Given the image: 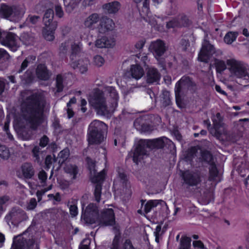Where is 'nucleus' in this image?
Masks as SVG:
<instances>
[{
  "label": "nucleus",
  "instance_id": "obj_31",
  "mask_svg": "<svg viewBox=\"0 0 249 249\" xmlns=\"http://www.w3.org/2000/svg\"><path fill=\"white\" fill-rule=\"evenodd\" d=\"M36 59V56L29 55L22 62L20 68L17 71V73H20L25 70L31 62H33Z\"/></svg>",
  "mask_w": 249,
  "mask_h": 249
},
{
  "label": "nucleus",
  "instance_id": "obj_9",
  "mask_svg": "<svg viewBox=\"0 0 249 249\" xmlns=\"http://www.w3.org/2000/svg\"><path fill=\"white\" fill-rule=\"evenodd\" d=\"M149 50L155 58L158 59L165 52V44L163 40L158 39L151 42L149 47Z\"/></svg>",
  "mask_w": 249,
  "mask_h": 249
},
{
  "label": "nucleus",
  "instance_id": "obj_48",
  "mask_svg": "<svg viewBox=\"0 0 249 249\" xmlns=\"http://www.w3.org/2000/svg\"><path fill=\"white\" fill-rule=\"evenodd\" d=\"M10 249H24V243L21 239L14 240Z\"/></svg>",
  "mask_w": 249,
  "mask_h": 249
},
{
  "label": "nucleus",
  "instance_id": "obj_39",
  "mask_svg": "<svg viewBox=\"0 0 249 249\" xmlns=\"http://www.w3.org/2000/svg\"><path fill=\"white\" fill-rule=\"evenodd\" d=\"M215 68L217 73H222L226 69L227 66L223 60L217 59L215 62Z\"/></svg>",
  "mask_w": 249,
  "mask_h": 249
},
{
  "label": "nucleus",
  "instance_id": "obj_17",
  "mask_svg": "<svg viewBox=\"0 0 249 249\" xmlns=\"http://www.w3.org/2000/svg\"><path fill=\"white\" fill-rule=\"evenodd\" d=\"M182 85L186 87L188 90L192 92H195L196 90V84L193 78L188 75L183 76L180 79Z\"/></svg>",
  "mask_w": 249,
  "mask_h": 249
},
{
  "label": "nucleus",
  "instance_id": "obj_25",
  "mask_svg": "<svg viewBox=\"0 0 249 249\" xmlns=\"http://www.w3.org/2000/svg\"><path fill=\"white\" fill-rule=\"evenodd\" d=\"M99 19L100 17L98 14L93 13L85 19L84 25L86 27L90 28L93 24L97 23L99 21Z\"/></svg>",
  "mask_w": 249,
  "mask_h": 249
},
{
  "label": "nucleus",
  "instance_id": "obj_26",
  "mask_svg": "<svg viewBox=\"0 0 249 249\" xmlns=\"http://www.w3.org/2000/svg\"><path fill=\"white\" fill-rule=\"evenodd\" d=\"M209 165V180L213 181L215 180L216 177H217L219 171L214 161H212Z\"/></svg>",
  "mask_w": 249,
  "mask_h": 249
},
{
  "label": "nucleus",
  "instance_id": "obj_43",
  "mask_svg": "<svg viewBox=\"0 0 249 249\" xmlns=\"http://www.w3.org/2000/svg\"><path fill=\"white\" fill-rule=\"evenodd\" d=\"M201 156L203 161L207 162L210 164L213 161V156L211 152L208 150H204L201 152Z\"/></svg>",
  "mask_w": 249,
  "mask_h": 249
},
{
  "label": "nucleus",
  "instance_id": "obj_44",
  "mask_svg": "<svg viewBox=\"0 0 249 249\" xmlns=\"http://www.w3.org/2000/svg\"><path fill=\"white\" fill-rule=\"evenodd\" d=\"M166 28L167 29H170L172 28H179L178 17L173 18L169 20L168 21L166 22Z\"/></svg>",
  "mask_w": 249,
  "mask_h": 249
},
{
  "label": "nucleus",
  "instance_id": "obj_18",
  "mask_svg": "<svg viewBox=\"0 0 249 249\" xmlns=\"http://www.w3.org/2000/svg\"><path fill=\"white\" fill-rule=\"evenodd\" d=\"M21 170L23 177L26 179H30L35 175V171L31 163L25 162L21 166Z\"/></svg>",
  "mask_w": 249,
  "mask_h": 249
},
{
  "label": "nucleus",
  "instance_id": "obj_38",
  "mask_svg": "<svg viewBox=\"0 0 249 249\" xmlns=\"http://www.w3.org/2000/svg\"><path fill=\"white\" fill-rule=\"evenodd\" d=\"M65 171L70 175L72 176V179H75L76 178L78 173V167L76 165L71 164L65 168Z\"/></svg>",
  "mask_w": 249,
  "mask_h": 249
},
{
  "label": "nucleus",
  "instance_id": "obj_52",
  "mask_svg": "<svg viewBox=\"0 0 249 249\" xmlns=\"http://www.w3.org/2000/svg\"><path fill=\"white\" fill-rule=\"evenodd\" d=\"M72 0H71L69 3L67 4H66V1H64V5L65 6V10L67 13H70L75 8L76 6V4L74 2L72 1Z\"/></svg>",
  "mask_w": 249,
  "mask_h": 249
},
{
  "label": "nucleus",
  "instance_id": "obj_12",
  "mask_svg": "<svg viewBox=\"0 0 249 249\" xmlns=\"http://www.w3.org/2000/svg\"><path fill=\"white\" fill-rule=\"evenodd\" d=\"M160 78V74L157 68L154 67L148 68L146 72V82L148 84H153L159 81Z\"/></svg>",
  "mask_w": 249,
  "mask_h": 249
},
{
  "label": "nucleus",
  "instance_id": "obj_63",
  "mask_svg": "<svg viewBox=\"0 0 249 249\" xmlns=\"http://www.w3.org/2000/svg\"><path fill=\"white\" fill-rule=\"evenodd\" d=\"M86 161L88 164V168L89 170L94 168L95 166V162L89 157H87Z\"/></svg>",
  "mask_w": 249,
  "mask_h": 249
},
{
  "label": "nucleus",
  "instance_id": "obj_53",
  "mask_svg": "<svg viewBox=\"0 0 249 249\" xmlns=\"http://www.w3.org/2000/svg\"><path fill=\"white\" fill-rule=\"evenodd\" d=\"M49 139L46 135H43L39 140V145L42 148H44L48 145Z\"/></svg>",
  "mask_w": 249,
  "mask_h": 249
},
{
  "label": "nucleus",
  "instance_id": "obj_16",
  "mask_svg": "<svg viewBox=\"0 0 249 249\" xmlns=\"http://www.w3.org/2000/svg\"><path fill=\"white\" fill-rule=\"evenodd\" d=\"M53 10L51 8L47 9L43 18V21L46 27H52L54 24L55 26H57V22L53 21Z\"/></svg>",
  "mask_w": 249,
  "mask_h": 249
},
{
  "label": "nucleus",
  "instance_id": "obj_35",
  "mask_svg": "<svg viewBox=\"0 0 249 249\" xmlns=\"http://www.w3.org/2000/svg\"><path fill=\"white\" fill-rule=\"evenodd\" d=\"M64 79L62 74H58L56 77L55 87L56 92L60 93L63 90L64 86L63 85Z\"/></svg>",
  "mask_w": 249,
  "mask_h": 249
},
{
  "label": "nucleus",
  "instance_id": "obj_20",
  "mask_svg": "<svg viewBox=\"0 0 249 249\" xmlns=\"http://www.w3.org/2000/svg\"><path fill=\"white\" fill-rule=\"evenodd\" d=\"M21 83L25 85H30L33 83L35 77L31 70H27L23 75L20 76Z\"/></svg>",
  "mask_w": 249,
  "mask_h": 249
},
{
  "label": "nucleus",
  "instance_id": "obj_46",
  "mask_svg": "<svg viewBox=\"0 0 249 249\" xmlns=\"http://www.w3.org/2000/svg\"><path fill=\"white\" fill-rule=\"evenodd\" d=\"M120 234H116L113 239L110 249H120Z\"/></svg>",
  "mask_w": 249,
  "mask_h": 249
},
{
  "label": "nucleus",
  "instance_id": "obj_47",
  "mask_svg": "<svg viewBox=\"0 0 249 249\" xmlns=\"http://www.w3.org/2000/svg\"><path fill=\"white\" fill-rule=\"evenodd\" d=\"M71 53L70 55V58L71 60L73 59V57L76 56L80 52V48L79 45L73 43L71 45Z\"/></svg>",
  "mask_w": 249,
  "mask_h": 249
},
{
  "label": "nucleus",
  "instance_id": "obj_3",
  "mask_svg": "<svg viewBox=\"0 0 249 249\" xmlns=\"http://www.w3.org/2000/svg\"><path fill=\"white\" fill-rule=\"evenodd\" d=\"M166 137H162L154 139H140L136 144L133 151L129 155L132 160L138 165L149 155L150 151L153 149H163Z\"/></svg>",
  "mask_w": 249,
  "mask_h": 249
},
{
  "label": "nucleus",
  "instance_id": "obj_54",
  "mask_svg": "<svg viewBox=\"0 0 249 249\" xmlns=\"http://www.w3.org/2000/svg\"><path fill=\"white\" fill-rule=\"evenodd\" d=\"M55 13L56 17L61 18L64 16V12L60 5L57 4L54 7Z\"/></svg>",
  "mask_w": 249,
  "mask_h": 249
},
{
  "label": "nucleus",
  "instance_id": "obj_21",
  "mask_svg": "<svg viewBox=\"0 0 249 249\" xmlns=\"http://www.w3.org/2000/svg\"><path fill=\"white\" fill-rule=\"evenodd\" d=\"M178 17V24L179 28H188L192 24V21L189 17L184 13L180 14Z\"/></svg>",
  "mask_w": 249,
  "mask_h": 249
},
{
  "label": "nucleus",
  "instance_id": "obj_49",
  "mask_svg": "<svg viewBox=\"0 0 249 249\" xmlns=\"http://www.w3.org/2000/svg\"><path fill=\"white\" fill-rule=\"evenodd\" d=\"M69 155L70 150L68 148L63 149L58 154V157L60 159H62L63 162L66 161L68 159Z\"/></svg>",
  "mask_w": 249,
  "mask_h": 249
},
{
  "label": "nucleus",
  "instance_id": "obj_8",
  "mask_svg": "<svg viewBox=\"0 0 249 249\" xmlns=\"http://www.w3.org/2000/svg\"><path fill=\"white\" fill-rule=\"evenodd\" d=\"M151 117L144 115L136 118L134 122V126L141 132H151L153 130Z\"/></svg>",
  "mask_w": 249,
  "mask_h": 249
},
{
  "label": "nucleus",
  "instance_id": "obj_41",
  "mask_svg": "<svg viewBox=\"0 0 249 249\" xmlns=\"http://www.w3.org/2000/svg\"><path fill=\"white\" fill-rule=\"evenodd\" d=\"M164 148L167 149L169 152L172 153H174L176 152V147L175 143L167 138H166L165 139Z\"/></svg>",
  "mask_w": 249,
  "mask_h": 249
},
{
  "label": "nucleus",
  "instance_id": "obj_58",
  "mask_svg": "<svg viewBox=\"0 0 249 249\" xmlns=\"http://www.w3.org/2000/svg\"><path fill=\"white\" fill-rule=\"evenodd\" d=\"M38 178L41 183H44L47 179V174L44 170H41L38 173Z\"/></svg>",
  "mask_w": 249,
  "mask_h": 249
},
{
  "label": "nucleus",
  "instance_id": "obj_1",
  "mask_svg": "<svg viewBox=\"0 0 249 249\" xmlns=\"http://www.w3.org/2000/svg\"><path fill=\"white\" fill-rule=\"evenodd\" d=\"M40 93L35 92L26 97L20 103V110L22 119L36 130L44 122V105Z\"/></svg>",
  "mask_w": 249,
  "mask_h": 249
},
{
  "label": "nucleus",
  "instance_id": "obj_59",
  "mask_svg": "<svg viewBox=\"0 0 249 249\" xmlns=\"http://www.w3.org/2000/svg\"><path fill=\"white\" fill-rule=\"evenodd\" d=\"M32 153L33 157L36 158V160H39L40 159L39 157V152H40V148L38 146H35L32 149Z\"/></svg>",
  "mask_w": 249,
  "mask_h": 249
},
{
  "label": "nucleus",
  "instance_id": "obj_30",
  "mask_svg": "<svg viewBox=\"0 0 249 249\" xmlns=\"http://www.w3.org/2000/svg\"><path fill=\"white\" fill-rule=\"evenodd\" d=\"M106 172L104 169L92 177L91 179V182L96 184L100 183L102 185L103 182L106 178Z\"/></svg>",
  "mask_w": 249,
  "mask_h": 249
},
{
  "label": "nucleus",
  "instance_id": "obj_6",
  "mask_svg": "<svg viewBox=\"0 0 249 249\" xmlns=\"http://www.w3.org/2000/svg\"><path fill=\"white\" fill-rule=\"evenodd\" d=\"M88 100L90 105L95 110L97 114L105 115L108 113L106 99L102 91L96 89L89 96Z\"/></svg>",
  "mask_w": 249,
  "mask_h": 249
},
{
  "label": "nucleus",
  "instance_id": "obj_19",
  "mask_svg": "<svg viewBox=\"0 0 249 249\" xmlns=\"http://www.w3.org/2000/svg\"><path fill=\"white\" fill-rule=\"evenodd\" d=\"M115 45L114 41L108 39L106 36H103L98 39L95 42V47L98 48H112Z\"/></svg>",
  "mask_w": 249,
  "mask_h": 249
},
{
  "label": "nucleus",
  "instance_id": "obj_40",
  "mask_svg": "<svg viewBox=\"0 0 249 249\" xmlns=\"http://www.w3.org/2000/svg\"><path fill=\"white\" fill-rule=\"evenodd\" d=\"M102 185L100 183L95 184L93 192L95 200L97 202H100L102 194Z\"/></svg>",
  "mask_w": 249,
  "mask_h": 249
},
{
  "label": "nucleus",
  "instance_id": "obj_28",
  "mask_svg": "<svg viewBox=\"0 0 249 249\" xmlns=\"http://www.w3.org/2000/svg\"><path fill=\"white\" fill-rule=\"evenodd\" d=\"M9 54L7 51L3 49L0 48V70H3L7 67V61Z\"/></svg>",
  "mask_w": 249,
  "mask_h": 249
},
{
  "label": "nucleus",
  "instance_id": "obj_29",
  "mask_svg": "<svg viewBox=\"0 0 249 249\" xmlns=\"http://www.w3.org/2000/svg\"><path fill=\"white\" fill-rule=\"evenodd\" d=\"M21 240L24 243V249H39V245L35 239L22 238Z\"/></svg>",
  "mask_w": 249,
  "mask_h": 249
},
{
  "label": "nucleus",
  "instance_id": "obj_56",
  "mask_svg": "<svg viewBox=\"0 0 249 249\" xmlns=\"http://www.w3.org/2000/svg\"><path fill=\"white\" fill-rule=\"evenodd\" d=\"M118 175L123 186H126L128 180L125 173L124 172H119Z\"/></svg>",
  "mask_w": 249,
  "mask_h": 249
},
{
  "label": "nucleus",
  "instance_id": "obj_2",
  "mask_svg": "<svg viewBox=\"0 0 249 249\" xmlns=\"http://www.w3.org/2000/svg\"><path fill=\"white\" fill-rule=\"evenodd\" d=\"M83 209L82 206V218L87 224L98 223L102 226H112L116 223L115 213L111 208L104 210L100 215L98 207L96 204L90 203L84 211Z\"/></svg>",
  "mask_w": 249,
  "mask_h": 249
},
{
  "label": "nucleus",
  "instance_id": "obj_57",
  "mask_svg": "<svg viewBox=\"0 0 249 249\" xmlns=\"http://www.w3.org/2000/svg\"><path fill=\"white\" fill-rule=\"evenodd\" d=\"M182 84L179 80L176 83L175 88V96L181 95Z\"/></svg>",
  "mask_w": 249,
  "mask_h": 249
},
{
  "label": "nucleus",
  "instance_id": "obj_24",
  "mask_svg": "<svg viewBox=\"0 0 249 249\" xmlns=\"http://www.w3.org/2000/svg\"><path fill=\"white\" fill-rule=\"evenodd\" d=\"M107 91L109 93V96L111 99V104L114 107H116L118 106V102L119 100V94L113 87H109L107 89Z\"/></svg>",
  "mask_w": 249,
  "mask_h": 249
},
{
  "label": "nucleus",
  "instance_id": "obj_27",
  "mask_svg": "<svg viewBox=\"0 0 249 249\" xmlns=\"http://www.w3.org/2000/svg\"><path fill=\"white\" fill-rule=\"evenodd\" d=\"M13 13V8L5 4H2L0 8V15L1 17L7 18L11 17Z\"/></svg>",
  "mask_w": 249,
  "mask_h": 249
},
{
  "label": "nucleus",
  "instance_id": "obj_55",
  "mask_svg": "<svg viewBox=\"0 0 249 249\" xmlns=\"http://www.w3.org/2000/svg\"><path fill=\"white\" fill-rule=\"evenodd\" d=\"M53 163V159L51 155H47L45 159V168L46 170H48L51 166H52Z\"/></svg>",
  "mask_w": 249,
  "mask_h": 249
},
{
  "label": "nucleus",
  "instance_id": "obj_64",
  "mask_svg": "<svg viewBox=\"0 0 249 249\" xmlns=\"http://www.w3.org/2000/svg\"><path fill=\"white\" fill-rule=\"evenodd\" d=\"M193 245L195 248H198L200 249H205V246L203 243L200 240L194 241Z\"/></svg>",
  "mask_w": 249,
  "mask_h": 249
},
{
  "label": "nucleus",
  "instance_id": "obj_11",
  "mask_svg": "<svg viewBox=\"0 0 249 249\" xmlns=\"http://www.w3.org/2000/svg\"><path fill=\"white\" fill-rule=\"evenodd\" d=\"M115 24L112 19L107 17H103L100 20L99 30L101 33L105 34L112 30Z\"/></svg>",
  "mask_w": 249,
  "mask_h": 249
},
{
  "label": "nucleus",
  "instance_id": "obj_22",
  "mask_svg": "<svg viewBox=\"0 0 249 249\" xmlns=\"http://www.w3.org/2000/svg\"><path fill=\"white\" fill-rule=\"evenodd\" d=\"M121 6L120 3L117 1H114L103 5V8L107 10L109 14L117 13Z\"/></svg>",
  "mask_w": 249,
  "mask_h": 249
},
{
  "label": "nucleus",
  "instance_id": "obj_14",
  "mask_svg": "<svg viewBox=\"0 0 249 249\" xmlns=\"http://www.w3.org/2000/svg\"><path fill=\"white\" fill-rule=\"evenodd\" d=\"M19 40L26 46L33 45L35 41V34L31 32H23L20 35Z\"/></svg>",
  "mask_w": 249,
  "mask_h": 249
},
{
  "label": "nucleus",
  "instance_id": "obj_5",
  "mask_svg": "<svg viewBox=\"0 0 249 249\" xmlns=\"http://www.w3.org/2000/svg\"><path fill=\"white\" fill-rule=\"evenodd\" d=\"M227 65L231 74L244 80L245 86L249 85V70L247 65L233 58L228 59Z\"/></svg>",
  "mask_w": 249,
  "mask_h": 249
},
{
  "label": "nucleus",
  "instance_id": "obj_62",
  "mask_svg": "<svg viewBox=\"0 0 249 249\" xmlns=\"http://www.w3.org/2000/svg\"><path fill=\"white\" fill-rule=\"evenodd\" d=\"M175 99L176 102L178 107H179V108L183 107L184 104L183 103V100L181 97V95L175 96Z\"/></svg>",
  "mask_w": 249,
  "mask_h": 249
},
{
  "label": "nucleus",
  "instance_id": "obj_13",
  "mask_svg": "<svg viewBox=\"0 0 249 249\" xmlns=\"http://www.w3.org/2000/svg\"><path fill=\"white\" fill-rule=\"evenodd\" d=\"M130 74L132 78L139 80L144 74L142 67L139 64L131 65L130 69Z\"/></svg>",
  "mask_w": 249,
  "mask_h": 249
},
{
  "label": "nucleus",
  "instance_id": "obj_50",
  "mask_svg": "<svg viewBox=\"0 0 249 249\" xmlns=\"http://www.w3.org/2000/svg\"><path fill=\"white\" fill-rule=\"evenodd\" d=\"M10 200V197L7 195L0 196V213L3 211V205Z\"/></svg>",
  "mask_w": 249,
  "mask_h": 249
},
{
  "label": "nucleus",
  "instance_id": "obj_32",
  "mask_svg": "<svg viewBox=\"0 0 249 249\" xmlns=\"http://www.w3.org/2000/svg\"><path fill=\"white\" fill-rule=\"evenodd\" d=\"M207 47L202 46L200 53L198 54V60L201 62H207L209 59L211 53L207 50Z\"/></svg>",
  "mask_w": 249,
  "mask_h": 249
},
{
  "label": "nucleus",
  "instance_id": "obj_10",
  "mask_svg": "<svg viewBox=\"0 0 249 249\" xmlns=\"http://www.w3.org/2000/svg\"><path fill=\"white\" fill-rule=\"evenodd\" d=\"M35 72L36 77L41 81H47L51 76V72L45 64H38L36 66Z\"/></svg>",
  "mask_w": 249,
  "mask_h": 249
},
{
  "label": "nucleus",
  "instance_id": "obj_15",
  "mask_svg": "<svg viewBox=\"0 0 249 249\" xmlns=\"http://www.w3.org/2000/svg\"><path fill=\"white\" fill-rule=\"evenodd\" d=\"M19 211H20V209L17 210L15 208H13L8 215L6 217L13 225H17L22 221Z\"/></svg>",
  "mask_w": 249,
  "mask_h": 249
},
{
  "label": "nucleus",
  "instance_id": "obj_37",
  "mask_svg": "<svg viewBox=\"0 0 249 249\" xmlns=\"http://www.w3.org/2000/svg\"><path fill=\"white\" fill-rule=\"evenodd\" d=\"M161 103L162 106L164 107H166L171 105V99L169 91L164 90L162 92Z\"/></svg>",
  "mask_w": 249,
  "mask_h": 249
},
{
  "label": "nucleus",
  "instance_id": "obj_60",
  "mask_svg": "<svg viewBox=\"0 0 249 249\" xmlns=\"http://www.w3.org/2000/svg\"><path fill=\"white\" fill-rule=\"evenodd\" d=\"M70 213L73 217L78 214V208L75 205H71L70 207Z\"/></svg>",
  "mask_w": 249,
  "mask_h": 249
},
{
  "label": "nucleus",
  "instance_id": "obj_45",
  "mask_svg": "<svg viewBox=\"0 0 249 249\" xmlns=\"http://www.w3.org/2000/svg\"><path fill=\"white\" fill-rule=\"evenodd\" d=\"M10 156L8 148L5 145H0V157L3 159H8Z\"/></svg>",
  "mask_w": 249,
  "mask_h": 249
},
{
  "label": "nucleus",
  "instance_id": "obj_51",
  "mask_svg": "<svg viewBox=\"0 0 249 249\" xmlns=\"http://www.w3.org/2000/svg\"><path fill=\"white\" fill-rule=\"evenodd\" d=\"M94 64L98 67L102 66L105 60L104 58L99 55H95L93 58Z\"/></svg>",
  "mask_w": 249,
  "mask_h": 249
},
{
  "label": "nucleus",
  "instance_id": "obj_4",
  "mask_svg": "<svg viewBox=\"0 0 249 249\" xmlns=\"http://www.w3.org/2000/svg\"><path fill=\"white\" fill-rule=\"evenodd\" d=\"M106 124L103 122L94 120L89 126L87 140L89 145H98L104 140Z\"/></svg>",
  "mask_w": 249,
  "mask_h": 249
},
{
  "label": "nucleus",
  "instance_id": "obj_42",
  "mask_svg": "<svg viewBox=\"0 0 249 249\" xmlns=\"http://www.w3.org/2000/svg\"><path fill=\"white\" fill-rule=\"evenodd\" d=\"M157 201V200H150L148 201L144 205V212L146 213H148L153 208L156 207L158 204Z\"/></svg>",
  "mask_w": 249,
  "mask_h": 249
},
{
  "label": "nucleus",
  "instance_id": "obj_7",
  "mask_svg": "<svg viewBox=\"0 0 249 249\" xmlns=\"http://www.w3.org/2000/svg\"><path fill=\"white\" fill-rule=\"evenodd\" d=\"M180 173L183 184L187 187L196 186L201 182V175L198 170L187 169L180 170Z\"/></svg>",
  "mask_w": 249,
  "mask_h": 249
},
{
  "label": "nucleus",
  "instance_id": "obj_61",
  "mask_svg": "<svg viewBox=\"0 0 249 249\" xmlns=\"http://www.w3.org/2000/svg\"><path fill=\"white\" fill-rule=\"evenodd\" d=\"M123 249H136L130 239H126L123 244Z\"/></svg>",
  "mask_w": 249,
  "mask_h": 249
},
{
  "label": "nucleus",
  "instance_id": "obj_23",
  "mask_svg": "<svg viewBox=\"0 0 249 249\" xmlns=\"http://www.w3.org/2000/svg\"><path fill=\"white\" fill-rule=\"evenodd\" d=\"M2 39L1 44L4 46H8L14 43L15 41L16 35L12 32H3Z\"/></svg>",
  "mask_w": 249,
  "mask_h": 249
},
{
  "label": "nucleus",
  "instance_id": "obj_34",
  "mask_svg": "<svg viewBox=\"0 0 249 249\" xmlns=\"http://www.w3.org/2000/svg\"><path fill=\"white\" fill-rule=\"evenodd\" d=\"M46 27L48 28V31L46 33L44 34V38L48 41H53L54 39V34L57 26H55L54 24L52 27Z\"/></svg>",
  "mask_w": 249,
  "mask_h": 249
},
{
  "label": "nucleus",
  "instance_id": "obj_36",
  "mask_svg": "<svg viewBox=\"0 0 249 249\" xmlns=\"http://www.w3.org/2000/svg\"><path fill=\"white\" fill-rule=\"evenodd\" d=\"M191 239L190 237L182 236L180 241L179 248L181 249H190L191 248Z\"/></svg>",
  "mask_w": 249,
  "mask_h": 249
},
{
  "label": "nucleus",
  "instance_id": "obj_33",
  "mask_svg": "<svg viewBox=\"0 0 249 249\" xmlns=\"http://www.w3.org/2000/svg\"><path fill=\"white\" fill-rule=\"evenodd\" d=\"M238 35L237 32H228L225 36L224 40L226 43L231 44L236 40Z\"/></svg>",
  "mask_w": 249,
  "mask_h": 249
}]
</instances>
